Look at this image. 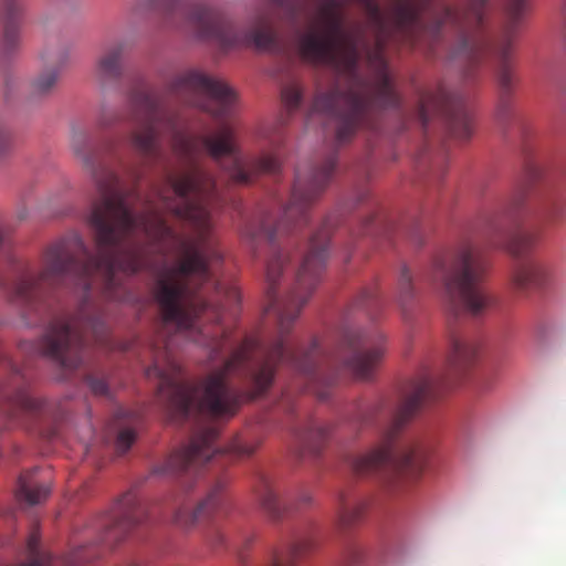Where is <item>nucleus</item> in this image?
Here are the masks:
<instances>
[{
  "instance_id": "f257e3e1",
  "label": "nucleus",
  "mask_w": 566,
  "mask_h": 566,
  "mask_svg": "<svg viewBox=\"0 0 566 566\" xmlns=\"http://www.w3.org/2000/svg\"><path fill=\"white\" fill-rule=\"evenodd\" d=\"M171 101L224 119L234 111L237 94L223 81L196 70L175 76L165 92L136 88L130 93L133 149L144 160L158 163L164 157L163 140L168 139L181 165L178 170L166 172L163 184L145 199L137 189H129L114 169L118 163L128 181L135 185L140 179L138 167L119 163L118 140L105 139L97 145L88 133H73L71 148L96 188L87 214L94 252L78 234L63 238L44 250L38 273L27 271L17 282L15 300L30 311L36 310L48 290L74 285L84 293L74 314L54 318L31 345L34 352L59 366H81L88 335L97 345L113 349L104 310L90 291L97 289L109 301H123L122 275L146 269L147 244H154L160 253L174 250L177 261L161 270L155 284L160 322L151 346V366H180L174 356L179 336L208 348L209 360H222L221 366H363L361 329L345 327L340 344L333 352L323 348L316 338L306 348L289 343L293 325L325 269L331 235L327 222L311 237L293 290L284 297L276 291L290 262L289 253L276 242L293 227L307 223L311 206L336 171L335 154L306 172L296 170L290 200L279 221L273 223L270 216H264L260 221L247 222L241 230L254 254L262 241L271 248L265 266L266 312L275 315V332L268 337L248 336L237 344L224 329L214 336L203 331V319L220 322L222 310L239 304L241 296L235 285L214 280L210 270L211 263L222 260L210 218L218 196L216 181L200 157L208 154L241 185L252 182L259 174H276L281 159L276 153L244 158L228 124L214 132L190 134Z\"/></svg>"
},
{
  "instance_id": "a878e982",
  "label": "nucleus",
  "mask_w": 566,
  "mask_h": 566,
  "mask_svg": "<svg viewBox=\"0 0 566 566\" xmlns=\"http://www.w3.org/2000/svg\"><path fill=\"white\" fill-rule=\"evenodd\" d=\"M527 9V0H507L505 13L509 19L507 32L510 33L518 23Z\"/></svg>"
},
{
  "instance_id": "9d476101",
  "label": "nucleus",
  "mask_w": 566,
  "mask_h": 566,
  "mask_svg": "<svg viewBox=\"0 0 566 566\" xmlns=\"http://www.w3.org/2000/svg\"><path fill=\"white\" fill-rule=\"evenodd\" d=\"M147 518L146 505L140 502L134 491L127 492L118 501L112 514L102 521L103 530L98 535V544L106 548L114 547Z\"/></svg>"
},
{
  "instance_id": "c756f323",
  "label": "nucleus",
  "mask_w": 566,
  "mask_h": 566,
  "mask_svg": "<svg viewBox=\"0 0 566 566\" xmlns=\"http://www.w3.org/2000/svg\"><path fill=\"white\" fill-rule=\"evenodd\" d=\"M12 147V133L6 122L0 120V160L3 159Z\"/></svg>"
},
{
  "instance_id": "412c9836",
  "label": "nucleus",
  "mask_w": 566,
  "mask_h": 566,
  "mask_svg": "<svg viewBox=\"0 0 566 566\" xmlns=\"http://www.w3.org/2000/svg\"><path fill=\"white\" fill-rule=\"evenodd\" d=\"M14 566H54L52 555L40 545V531L36 525L32 527L27 539V560Z\"/></svg>"
},
{
  "instance_id": "f8f14e48",
  "label": "nucleus",
  "mask_w": 566,
  "mask_h": 566,
  "mask_svg": "<svg viewBox=\"0 0 566 566\" xmlns=\"http://www.w3.org/2000/svg\"><path fill=\"white\" fill-rule=\"evenodd\" d=\"M42 59L45 66L30 85L32 97L49 95L54 90L63 67L70 60V49L66 45L46 49Z\"/></svg>"
},
{
  "instance_id": "6e6552de",
  "label": "nucleus",
  "mask_w": 566,
  "mask_h": 566,
  "mask_svg": "<svg viewBox=\"0 0 566 566\" xmlns=\"http://www.w3.org/2000/svg\"><path fill=\"white\" fill-rule=\"evenodd\" d=\"M22 17L21 0H0V94L6 99L17 87L7 65L21 45Z\"/></svg>"
},
{
  "instance_id": "f704fd0d",
  "label": "nucleus",
  "mask_w": 566,
  "mask_h": 566,
  "mask_svg": "<svg viewBox=\"0 0 566 566\" xmlns=\"http://www.w3.org/2000/svg\"><path fill=\"white\" fill-rule=\"evenodd\" d=\"M120 349H122V350H127V349H128V345H126V344L122 345V346H120Z\"/></svg>"
},
{
  "instance_id": "a211bd4d",
  "label": "nucleus",
  "mask_w": 566,
  "mask_h": 566,
  "mask_svg": "<svg viewBox=\"0 0 566 566\" xmlns=\"http://www.w3.org/2000/svg\"><path fill=\"white\" fill-rule=\"evenodd\" d=\"M366 510V503L360 497L347 491H340L336 499V512L342 527H348L357 522Z\"/></svg>"
},
{
  "instance_id": "aec40b11",
  "label": "nucleus",
  "mask_w": 566,
  "mask_h": 566,
  "mask_svg": "<svg viewBox=\"0 0 566 566\" xmlns=\"http://www.w3.org/2000/svg\"><path fill=\"white\" fill-rule=\"evenodd\" d=\"M328 433L329 427L313 420L302 431L297 432L296 437L304 451L316 455L319 453Z\"/></svg>"
},
{
  "instance_id": "5701e85b",
  "label": "nucleus",
  "mask_w": 566,
  "mask_h": 566,
  "mask_svg": "<svg viewBox=\"0 0 566 566\" xmlns=\"http://www.w3.org/2000/svg\"><path fill=\"white\" fill-rule=\"evenodd\" d=\"M415 295L412 275L407 266H402L398 279V303L405 314Z\"/></svg>"
},
{
  "instance_id": "7c9ffc66",
  "label": "nucleus",
  "mask_w": 566,
  "mask_h": 566,
  "mask_svg": "<svg viewBox=\"0 0 566 566\" xmlns=\"http://www.w3.org/2000/svg\"><path fill=\"white\" fill-rule=\"evenodd\" d=\"M86 382L94 395L108 396V385L104 379L87 376Z\"/></svg>"
},
{
  "instance_id": "9b49d317",
  "label": "nucleus",
  "mask_w": 566,
  "mask_h": 566,
  "mask_svg": "<svg viewBox=\"0 0 566 566\" xmlns=\"http://www.w3.org/2000/svg\"><path fill=\"white\" fill-rule=\"evenodd\" d=\"M226 479L218 478L195 509H189L184 504L177 507L172 514L174 524L182 528H190L199 521L228 514L231 504L226 493Z\"/></svg>"
},
{
  "instance_id": "6ab92c4d",
  "label": "nucleus",
  "mask_w": 566,
  "mask_h": 566,
  "mask_svg": "<svg viewBox=\"0 0 566 566\" xmlns=\"http://www.w3.org/2000/svg\"><path fill=\"white\" fill-rule=\"evenodd\" d=\"M314 547V541L310 536H297L289 545L285 552H275L270 566H295L298 558Z\"/></svg>"
},
{
  "instance_id": "72a5a7b5",
  "label": "nucleus",
  "mask_w": 566,
  "mask_h": 566,
  "mask_svg": "<svg viewBox=\"0 0 566 566\" xmlns=\"http://www.w3.org/2000/svg\"><path fill=\"white\" fill-rule=\"evenodd\" d=\"M111 124H112V123H111V122H108V120H106L105 118H102V119H101V122H99V125H101L102 127H107V126H109Z\"/></svg>"
},
{
  "instance_id": "20e7f679",
  "label": "nucleus",
  "mask_w": 566,
  "mask_h": 566,
  "mask_svg": "<svg viewBox=\"0 0 566 566\" xmlns=\"http://www.w3.org/2000/svg\"><path fill=\"white\" fill-rule=\"evenodd\" d=\"M486 270L485 255L470 241L461 242L434 261L432 280L441 281L443 302L451 313L480 316L493 306L494 297L482 284Z\"/></svg>"
},
{
  "instance_id": "c85d7f7f",
  "label": "nucleus",
  "mask_w": 566,
  "mask_h": 566,
  "mask_svg": "<svg viewBox=\"0 0 566 566\" xmlns=\"http://www.w3.org/2000/svg\"><path fill=\"white\" fill-rule=\"evenodd\" d=\"M205 539L207 545L213 551H218L226 545V535L218 526H211L206 532Z\"/></svg>"
},
{
  "instance_id": "dca6fc26",
  "label": "nucleus",
  "mask_w": 566,
  "mask_h": 566,
  "mask_svg": "<svg viewBox=\"0 0 566 566\" xmlns=\"http://www.w3.org/2000/svg\"><path fill=\"white\" fill-rule=\"evenodd\" d=\"M38 472V468L25 471L20 475L18 482V499L30 505L44 502L51 493L50 484L36 478Z\"/></svg>"
},
{
  "instance_id": "4be33fe9",
  "label": "nucleus",
  "mask_w": 566,
  "mask_h": 566,
  "mask_svg": "<svg viewBox=\"0 0 566 566\" xmlns=\"http://www.w3.org/2000/svg\"><path fill=\"white\" fill-rule=\"evenodd\" d=\"M102 555V548L97 543L74 545L71 551L63 556V563L67 566H81Z\"/></svg>"
},
{
  "instance_id": "2f4dec72",
  "label": "nucleus",
  "mask_w": 566,
  "mask_h": 566,
  "mask_svg": "<svg viewBox=\"0 0 566 566\" xmlns=\"http://www.w3.org/2000/svg\"><path fill=\"white\" fill-rule=\"evenodd\" d=\"M374 302H376V293L373 290L361 292L357 300L358 306H365L366 304Z\"/></svg>"
},
{
  "instance_id": "bb28decb",
  "label": "nucleus",
  "mask_w": 566,
  "mask_h": 566,
  "mask_svg": "<svg viewBox=\"0 0 566 566\" xmlns=\"http://www.w3.org/2000/svg\"><path fill=\"white\" fill-rule=\"evenodd\" d=\"M115 430L117 432L115 441L116 452L118 454H124L130 449V447L135 442L136 432L130 427H122L117 424L115 427Z\"/></svg>"
},
{
  "instance_id": "b1692460",
  "label": "nucleus",
  "mask_w": 566,
  "mask_h": 566,
  "mask_svg": "<svg viewBox=\"0 0 566 566\" xmlns=\"http://www.w3.org/2000/svg\"><path fill=\"white\" fill-rule=\"evenodd\" d=\"M536 240L537 235L535 233L523 231L510 239L506 249L514 258L522 259L531 251Z\"/></svg>"
},
{
  "instance_id": "f03ea898",
  "label": "nucleus",
  "mask_w": 566,
  "mask_h": 566,
  "mask_svg": "<svg viewBox=\"0 0 566 566\" xmlns=\"http://www.w3.org/2000/svg\"><path fill=\"white\" fill-rule=\"evenodd\" d=\"M450 346L448 370L443 375L423 371L398 398L358 401L352 406L347 419L352 427H377L381 432V442L377 448L347 458L348 465L356 474L382 472L387 483L396 490H402L420 479L426 468L424 454L413 449L398 452L395 440L426 400L436 399L442 391L455 386L474 364L478 347L473 342L453 336Z\"/></svg>"
},
{
  "instance_id": "7ed1b4c3",
  "label": "nucleus",
  "mask_w": 566,
  "mask_h": 566,
  "mask_svg": "<svg viewBox=\"0 0 566 566\" xmlns=\"http://www.w3.org/2000/svg\"><path fill=\"white\" fill-rule=\"evenodd\" d=\"M160 10L167 23L180 28L199 40L211 41L222 50L237 46H254L259 50L275 51L276 35L268 15H259L248 28L239 29L221 11L185 0H147Z\"/></svg>"
},
{
  "instance_id": "0eeeda50",
  "label": "nucleus",
  "mask_w": 566,
  "mask_h": 566,
  "mask_svg": "<svg viewBox=\"0 0 566 566\" xmlns=\"http://www.w3.org/2000/svg\"><path fill=\"white\" fill-rule=\"evenodd\" d=\"M7 364L12 373V380L1 391L0 412L18 426L33 431V422L43 417L46 403L29 391L18 367L11 361Z\"/></svg>"
},
{
  "instance_id": "ddd939ff",
  "label": "nucleus",
  "mask_w": 566,
  "mask_h": 566,
  "mask_svg": "<svg viewBox=\"0 0 566 566\" xmlns=\"http://www.w3.org/2000/svg\"><path fill=\"white\" fill-rule=\"evenodd\" d=\"M496 59L495 64V78L500 90L497 103V116L504 118L509 115L511 108V94L514 88V75L511 63V39H505L502 43L497 44L494 49Z\"/></svg>"
},
{
  "instance_id": "c9c22d12",
  "label": "nucleus",
  "mask_w": 566,
  "mask_h": 566,
  "mask_svg": "<svg viewBox=\"0 0 566 566\" xmlns=\"http://www.w3.org/2000/svg\"><path fill=\"white\" fill-rule=\"evenodd\" d=\"M128 566H140V565H139V564H137V563H133V564H130V565H128Z\"/></svg>"
},
{
  "instance_id": "393cba45",
  "label": "nucleus",
  "mask_w": 566,
  "mask_h": 566,
  "mask_svg": "<svg viewBox=\"0 0 566 566\" xmlns=\"http://www.w3.org/2000/svg\"><path fill=\"white\" fill-rule=\"evenodd\" d=\"M258 446L259 442L238 434L233 437L228 446L227 451L240 458L250 457L256 450Z\"/></svg>"
},
{
  "instance_id": "cd10ccee",
  "label": "nucleus",
  "mask_w": 566,
  "mask_h": 566,
  "mask_svg": "<svg viewBox=\"0 0 566 566\" xmlns=\"http://www.w3.org/2000/svg\"><path fill=\"white\" fill-rule=\"evenodd\" d=\"M282 99L291 111L296 109L303 99V88L298 83H291L282 88Z\"/></svg>"
},
{
  "instance_id": "473e14b6",
  "label": "nucleus",
  "mask_w": 566,
  "mask_h": 566,
  "mask_svg": "<svg viewBox=\"0 0 566 566\" xmlns=\"http://www.w3.org/2000/svg\"><path fill=\"white\" fill-rule=\"evenodd\" d=\"M27 216H28V212H27L25 208H22V209H19V210H18V218H19L20 220L25 219V218H27Z\"/></svg>"
},
{
  "instance_id": "2eb2a0df",
  "label": "nucleus",
  "mask_w": 566,
  "mask_h": 566,
  "mask_svg": "<svg viewBox=\"0 0 566 566\" xmlns=\"http://www.w3.org/2000/svg\"><path fill=\"white\" fill-rule=\"evenodd\" d=\"M129 42L117 40L104 48L95 61L94 73L101 82L117 81L124 74V57Z\"/></svg>"
},
{
  "instance_id": "f3484780",
  "label": "nucleus",
  "mask_w": 566,
  "mask_h": 566,
  "mask_svg": "<svg viewBox=\"0 0 566 566\" xmlns=\"http://www.w3.org/2000/svg\"><path fill=\"white\" fill-rule=\"evenodd\" d=\"M547 277L545 266L535 260L520 262L511 274L512 286L520 292L542 285Z\"/></svg>"
},
{
  "instance_id": "1a4fd4ad",
  "label": "nucleus",
  "mask_w": 566,
  "mask_h": 566,
  "mask_svg": "<svg viewBox=\"0 0 566 566\" xmlns=\"http://www.w3.org/2000/svg\"><path fill=\"white\" fill-rule=\"evenodd\" d=\"M434 115L449 117L450 132L459 139H468L472 134L471 118L459 107L458 98L443 85L426 91L420 95L417 117L424 128Z\"/></svg>"
},
{
  "instance_id": "4468645a",
  "label": "nucleus",
  "mask_w": 566,
  "mask_h": 566,
  "mask_svg": "<svg viewBox=\"0 0 566 566\" xmlns=\"http://www.w3.org/2000/svg\"><path fill=\"white\" fill-rule=\"evenodd\" d=\"M255 494L262 509L273 520L283 517L286 513L298 511L312 503V495L307 491H302L294 506L282 504L273 488L271 480L265 475H260L255 485Z\"/></svg>"
},
{
  "instance_id": "423d86ee",
  "label": "nucleus",
  "mask_w": 566,
  "mask_h": 566,
  "mask_svg": "<svg viewBox=\"0 0 566 566\" xmlns=\"http://www.w3.org/2000/svg\"><path fill=\"white\" fill-rule=\"evenodd\" d=\"M489 0H471L462 18L449 7L443 8V15L438 22L441 27L448 22L462 24L459 55L463 56L469 67L476 65L491 49V41L483 32Z\"/></svg>"
},
{
  "instance_id": "39448f33",
  "label": "nucleus",
  "mask_w": 566,
  "mask_h": 566,
  "mask_svg": "<svg viewBox=\"0 0 566 566\" xmlns=\"http://www.w3.org/2000/svg\"><path fill=\"white\" fill-rule=\"evenodd\" d=\"M530 211L544 224H557L566 218V196L555 190L545 179L542 167L528 164L521 188L512 196L506 208L511 219Z\"/></svg>"
}]
</instances>
